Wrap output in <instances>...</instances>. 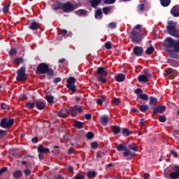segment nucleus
Masks as SVG:
<instances>
[{
    "mask_svg": "<svg viewBox=\"0 0 179 179\" xmlns=\"http://www.w3.org/2000/svg\"><path fill=\"white\" fill-rule=\"evenodd\" d=\"M129 148L130 150H133L134 152H138V146H136V144L134 143L129 145Z\"/></svg>",
    "mask_w": 179,
    "mask_h": 179,
    "instance_id": "obj_38",
    "label": "nucleus"
},
{
    "mask_svg": "<svg viewBox=\"0 0 179 179\" xmlns=\"http://www.w3.org/2000/svg\"><path fill=\"white\" fill-rule=\"evenodd\" d=\"M138 9L142 12V10H145V3H141L138 5Z\"/></svg>",
    "mask_w": 179,
    "mask_h": 179,
    "instance_id": "obj_63",
    "label": "nucleus"
},
{
    "mask_svg": "<svg viewBox=\"0 0 179 179\" xmlns=\"http://www.w3.org/2000/svg\"><path fill=\"white\" fill-rule=\"evenodd\" d=\"M159 122H166V121H167V117H166L164 115H160L159 117Z\"/></svg>",
    "mask_w": 179,
    "mask_h": 179,
    "instance_id": "obj_53",
    "label": "nucleus"
},
{
    "mask_svg": "<svg viewBox=\"0 0 179 179\" xmlns=\"http://www.w3.org/2000/svg\"><path fill=\"white\" fill-rule=\"evenodd\" d=\"M159 2L164 8H167L171 3V0H159Z\"/></svg>",
    "mask_w": 179,
    "mask_h": 179,
    "instance_id": "obj_26",
    "label": "nucleus"
},
{
    "mask_svg": "<svg viewBox=\"0 0 179 179\" xmlns=\"http://www.w3.org/2000/svg\"><path fill=\"white\" fill-rule=\"evenodd\" d=\"M104 156H106V152H104V150H100L96 152L97 159H101L102 157H104Z\"/></svg>",
    "mask_w": 179,
    "mask_h": 179,
    "instance_id": "obj_34",
    "label": "nucleus"
},
{
    "mask_svg": "<svg viewBox=\"0 0 179 179\" xmlns=\"http://www.w3.org/2000/svg\"><path fill=\"white\" fill-rule=\"evenodd\" d=\"M16 80H17V82H24L25 80H27L26 67L22 66L19 69L17 73Z\"/></svg>",
    "mask_w": 179,
    "mask_h": 179,
    "instance_id": "obj_5",
    "label": "nucleus"
},
{
    "mask_svg": "<svg viewBox=\"0 0 179 179\" xmlns=\"http://www.w3.org/2000/svg\"><path fill=\"white\" fill-rule=\"evenodd\" d=\"M35 106L38 110H44L45 108V106H47V103L43 99H39L38 101H35Z\"/></svg>",
    "mask_w": 179,
    "mask_h": 179,
    "instance_id": "obj_11",
    "label": "nucleus"
},
{
    "mask_svg": "<svg viewBox=\"0 0 179 179\" xmlns=\"http://www.w3.org/2000/svg\"><path fill=\"white\" fill-rule=\"evenodd\" d=\"M37 75H48V76H54V70L52 69H50L48 64L45 63H41L38 65L36 69Z\"/></svg>",
    "mask_w": 179,
    "mask_h": 179,
    "instance_id": "obj_2",
    "label": "nucleus"
},
{
    "mask_svg": "<svg viewBox=\"0 0 179 179\" xmlns=\"http://www.w3.org/2000/svg\"><path fill=\"white\" fill-rule=\"evenodd\" d=\"M39 27H40V23L36 21H33L31 23V25L29 27V29H30V30H37V29H38Z\"/></svg>",
    "mask_w": 179,
    "mask_h": 179,
    "instance_id": "obj_19",
    "label": "nucleus"
},
{
    "mask_svg": "<svg viewBox=\"0 0 179 179\" xmlns=\"http://www.w3.org/2000/svg\"><path fill=\"white\" fill-rule=\"evenodd\" d=\"M153 114H163L166 111V106H158L152 108Z\"/></svg>",
    "mask_w": 179,
    "mask_h": 179,
    "instance_id": "obj_13",
    "label": "nucleus"
},
{
    "mask_svg": "<svg viewBox=\"0 0 179 179\" xmlns=\"http://www.w3.org/2000/svg\"><path fill=\"white\" fill-rule=\"evenodd\" d=\"M13 124H15V120H13V118L8 119V117H3L1 120L0 127L6 129L10 128Z\"/></svg>",
    "mask_w": 179,
    "mask_h": 179,
    "instance_id": "obj_6",
    "label": "nucleus"
},
{
    "mask_svg": "<svg viewBox=\"0 0 179 179\" xmlns=\"http://www.w3.org/2000/svg\"><path fill=\"white\" fill-rule=\"evenodd\" d=\"M9 8H10V4L4 6L2 8L3 13H8V12H9Z\"/></svg>",
    "mask_w": 179,
    "mask_h": 179,
    "instance_id": "obj_41",
    "label": "nucleus"
},
{
    "mask_svg": "<svg viewBox=\"0 0 179 179\" xmlns=\"http://www.w3.org/2000/svg\"><path fill=\"white\" fill-rule=\"evenodd\" d=\"M69 115V110L65 108L61 109L57 113V117H59L60 118H66Z\"/></svg>",
    "mask_w": 179,
    "mask_h": 179,
    "instance_id": "obj_12",
    "label": "nucleus"
},
{
    "mask_svg": "<svg viewBox=\"0 0 179 179\" xmlns=\"http://www.w3.org/2000/svg\"><path fill=\"white\" fill-rule=\"evenodd\" d=\"M90 2L91 3L92 8H94L96 9V8H97V6L100 5L101 1V0H90Z\"/></svg>",
    "mask_w": 179,
    "mask_h": 179,
    "instance_id": "obj_23",
    "label": "nucleus"
},
{
    "mask_svg": "<svg viewBox=\"0 0 179 179\" xmlns=\"http://www.w3.org/2000/svg\"><path fill=\"white\" fill-rule=\"evenodd\" d=\"M35 106H36V102H31V101L27 102L26 104L27 108H29V110H33Z\"/></svg>",
    "mask_w": 179,
    "mask_h": 179,
    "instance_id": "obj_32",
    "label": "nucleus"
},
{
    "mask_svg": "<svg viewBox=\"0 0 179 179\" xmlns=\"http://www.w3.org/2000/svg\"><path fill=\"white\" fill-rule=\"evenodd\" d=\"M138 108L141 113H146L149 110V106L148 105H140Z\"/></svg>",
    "mask_w": 179,
    "mask_h": 179,
    "instance_id": "obj_28",
    "label": "nucleus"
},
{
    "mask_svg": "<svg viewBox=\"0 0 179 179\" xmlns=\"http://www.w3.org/2000/svg\"><path fill=\"white\" fill-rule=\"evenodd\" d=\"M127 147L124 145V144H120L117 147V150L118 152H124L125 150H127Z\"/></svg>",
    "mask_w": 179,
    "mask_h": 179,
    "instance_id": "obj_31",
    "label": "nucleus"
},
{
    "mask_svg": "<svg viewBox=\"0 0 179 179\" xmlns=\"http://www.w3.org/2000/svg\"><path fill=\"white\" fill-rule=\"evenodd\" d=\"M166 29L169 34L173 37H179L178 30H177V24L174 21H169Z\"/></svg>",
    "mask_w": 179,
    "mask_h": 179,
    "instance_id": "obj_4",
    "label": "nucleus"
},
{
    "mask_svg": "<svg viewBox=\"0 0 179 179\" xmlns=\"http://www.w3.org/2000/svg\"><path fill=\"white\" fill-rule=\"evenodd\" d=\"M108 29H115L117 27V23L115 22H110L108 24Z\"/></svg>",
    "mask_w": 179,
    "mask_h": 179,
    "instance_id": "obj_52",
    "label": "nucleus"
},
{
    "mask_svg": "<svg viewBox=\"0 0 179 179\" xmlns=\"http://www.w3.org/2000/svg\"><path fill=\"white\" fill-rule=\"evenodd\" d=\"M112 103L113 104H114L115 106H118V104H120V99L118 98H115L112 100Z\"/></svg>",
    "mask_w": 179,
    "mask_h": 179,
    "instance_id": "obj_54",
    "label": "nucleus"
},
{
    "mask_svg": "<svg viewBox=\"0 0 179 179\" xmlns=\"http://www.w3.org/2000/svg\"><path fill=\"white\" fill-rule=\"evenodd\" d=\"M87 177L88 178H94V177H96V171H88L87 173Z\"/></svg>",
    "mask_w": 179,
    "mask_h": 179,
    "instance_id": "obj_37",
    "label": "nucleus"
},
{
    "mask_svg": "<svg viewBox=\"0 0 179 179\" xmlns=\"http://www.w3.org/2000/svg\"><path fill=\"white\" fill-rule=\"evenodd\" d=\"M22 176H23L22 171H17L13 174V177H14V178H17V179L20 178V177H22Z\"/></svg>",
    "mask_w": 179,
    "mask_h": 179,
    "instance_id": "obj_35",
    "label": "nucleus"
},
{
    "mask_svg": "<svg viewBox=\"0 0 179 179\" xmlns=\"http://www.w3.org/2000/svg\"><path fill=\"white\" fill-rule=\"evenodd\" d=\"M139 99H141V100H149V96L146 94H142L138 95Z\"/></svg>",
    "mask_w": 179,
    "mask_h": 179,
    "instance_id": "obj_45",
    "label": "nucleus"
},
{
    "mask_svg": "<svg viewBox=\"0 0 179 179\" xmlns=\"http://www.w3.org/2000/svg\"><path fill=\"white\" fill-rule=\"evenodd\" d=\"M75 82H76V80L73 77H70L67 79L66 87L73 92V93H76V86L75 85Z\"/></svg>",
    "mask_w": 179,
    "mask_h": 179,
    "instance_id": "obj_7",
    "label": "nucleus"
},
{
    "mask_svg": "<svg viewBox=\"0 0 179 179\" xmlns=\"http://www.w3.org/2000/svg\"><path fill=\"white\" fill-rule=\"evenodd\" d=\"M155 104H157V99H156L155 96H150V106H155Z\"/></svg>",
    "mask_w": 179,
    "mask_h": 179,
    "instance_id": "obj_36",
    "label": "nucleus"
},
{
    "mask_svg": "<svg viewBox=\"0 0 179 179\" xmlns=\"http://www.w3.org/2000/svg\"><path fill=\"white\" fill-rule=\"evenodd\" d=\"M10 55H16L17 52L15 49H11L9 52Z\"/></svg>",
    "mask_w": 179,
    "mask_h": 179,
    "instance_id": "obj_64",
    "label": "nucleus"
},
{
    "mask_svg": "<svg viewBox=\"0 0 179 179\" xmlns=\"http://www.w3.org/2000/svg\"><path fill=\"white\" fill-rule=\"evenodd\" d=\"M6 134H8V132H6V130L0 129V139L3 138V136H6Z\"/></svg>",
    "mask_w": 179,
    "mask_h": 179,
    "instance_id": "obj_56",
    "label": "nucleus"
},
{
    "mask_svg": "<svg viewBox=\"0 0 179 179\" xmlns=\"http://www.w3.org/2000/svg\"><path fill=\"white\" fill-rule=\"evenodd\" d=\"M110 10H111V9L108 7L103 8V12L104 15H108V13H110Z\"/></svg>",
    "mask_w": 179,
    "mask_h": 179,
    "instance_id": "obj_55",
    "label": "nucleus"
},
{
    "mask_svg": "<svg viewBox=\"0 0 179 179\" xmlns=\"http://www.w3.org/2000/svg\"><path fill=\"white\" fill-rule=\"evenodd\" d=\"M123 156L124 157H128L129 156H130L131 159H132V157H134L135 156V154H134V152H131V150H128V148H127L123 152Z\"/></svg>",
    "mask_w": 179,
    "mask_h": 179,
    "instance_id": "obj_20",
    "label": "nucleus"
},
{
    "mask_svg": "<svg viewBox=\"0 0 179 179\" xmlns=\"http://www.w3.org/2000/svg\"><path fill=\"white\" fill-rule=\"evenodd\" d=\"M166 75H176V71L173 69H168L166 70Z\"/></svg>",
    "mask_w": 179,
    "mask_h": 179,
    "instance_id": "obj_46",
    "label": "nucleus"
},
{
    "mask_svg": "<svg viewBox=\"0 0 179 179\" xmlns=\"http://www.w3.org/2000/svg\"><path fill=\"white\" fill-rule=\"evenodd\" d=\"M1 108L3 110H9V106H8V105L3 102L1 103Z\"/></svg>",
    "mask_w": 179,
    "mask_h": 179,
    "instance_id": "obj_59",
    "label": "nucleus"
},
{
    "mask_svg": "<svg viewBox=\"0 0 179 179\" xmlns=\"http://www.w3.org/2000/svg\"><path fill=\"white\" fill-rule=\"evenodd\" d=\"M74 127L77 128V129H82V128H83V122L80 121H76L74 122Z\"/></svg>",
    "mask_w": 179,
    "mask_h": 179,
    "instance_id": "obj_29",
    "label": "nucleus"
},
{
    "mask_svg": "<svg viewBox=\"0 0 179 179\" xmlns=\"http://www.w3.org/2000/svg\"><path fill=\"white\" fill-rule=\"evenodd\" d=\"M169 177L171 179H179V166L173 165L170 171Z\"/></svg>",
    "mask_w": 179,
    "mask_h": 179,
    "instance_id": "obj_8",
    "label": "nucleus"
},
{
    "mask_svg": "<svg viewBox=\"0 0 179 179\" xmlns=\"http://www.w3.org/2000/svg\"><path fill=\"white\" fill-rule=\"evenodd\" d=\"M141 29H142V25L137 24L131 31L130 38L132 43H139L142 41V33Z\"/></svg>",
    "mask_w": 179,
    "mask_h": 179,
    "instance_id": "obj_1",
    "label": "nucleus"
},
{
    "mask_svg": "<svg viewBox=\"0 0 179 179\" xmlns=\"http://www.w3.org/2000/svg\"><path fill=\"white\" fill-rule=\"evenodd\" d=\"M69 114H71V115H76V109L74 107H71L69 110Z\"/></svg>",
    "mask_w": 179,
    "mask_h": 179,
    "instance_id": "obj_42",
    "label": "nucleus"
},
{
    "mask_svg": "<svg viewBox=\"0 0 179 179\" xmlns=\"http://www.w3.org/2000/svg\"><path fill=\"white\" fill-rule=\"evenodd\" d=\"M76 15H78V16H87V10L80 9L78 11L76 12Z\"/></svg>",
    "mask_w": 179,
    "mask_h": 179,
    "instance_id": "obj_27",
    "label": "nucleus"
},
{
    "mask_svg": "<svg viewBox=\"0 0 179 179\" xmlns=\"http://www.w3.org/2000/svg\"><path fill=\"white\" fill-rule=\"evenodd\" d=\"M171 13L172 16H174V17H179V5L174 6L171 10Z\"/></svg>",
    "mask_w": 179,
    "mask_h": 179,
    "instance_id": "obj_16",
    "label": "nucleus"
},
{
    "mask_svg": "<svg viewBox=\"0 0 179 179\" xmlns=\"http://www.w3.org/2000/svg\"><path fill=\"white\" fill-rule=\"evenodd\" d=\"M115 3V0H103V3L106 5H113V3Z\"/></svg>",
    "mask_w": 179,
    "mask_h": 179,
    "instance_id": "obj_50",
    "label": "nucleus"
},
{
    "mask_svg": "<svg viewBox=\"0 0 179 179\" xmlns=\"http://www.w3.org/2000/svg\"><path fill=\"white\" fill-rule=\"evenodd\" d=\"M24 173L25 174L26 177H29V176H30V174H31V171L29 169H25L24 171Z\"/></svg>",
    "mask_w": 179,
    "mask_h": 179,
    "instance_id": "obj_62",
    "label": "nucleus"
},
{
    "mask_svg": "<svg viewBox=\"0 0 179 179\" xmlns=\"http://www.w3.org/2000/svg\"><path fill=\"white\" fill-rule=\"evenodd\" d=\"M62 10L65 13H69L71 12H73V10H75V7L73 6V4H72V3L67 2L62 4Z\"/></svg>",
    "mask_w": 179,
    "mask_h": 179,
    "instance_id": "obj_9",
    "label": "nucleus"
},
{
    "mask_svg": "<svg viewBox=\"0 0 179 179\" xmlns=\"http://www.w3.org/2000/svg\"><path fill=\"white\" fill-rule=\"evenodd\" d=\"M176 41L173 39L172 38H166V43L165 45V47L167 48H174L176 46Z\"/></svg>",
    "mask_w": 179,
    "mask_h": 179,
    "instance_id": "obj_15",
    "label": "nucleus"
},
{
    "mask_svg": "<svg viewBox=\"0 0 179 179\" xmlns=\"http://www.w3.org/2000/svg\"><path fill=\"white\" fill-rule=\"evenodd\" d=\"M178 52L174 51H171L169 52V57L170 58H174L175 59H178V53H177Z\"/></svg>",
    "mask_w": 179,
    "mask_h": 179,
    "instance_id": "obj_30",
    "label": "nucleus"
},
{
    "mask_svg": "<svg viewBox=\"0 0 179 179\" xmlns=\"http://www.w3.org/2000/svg\"><path fill=\"white\" fill-rule=\"evenodd\" d=\"M73 179H85V175L80 174V173H77L74 176Z\"/></svg>",
    "mask_w": 179,
    "mask_h": 179,
    "instance_id": "obj_48",
    "label": "nucleus"
},
{
    "mask_svg": "<svg viewBox=\"0 0 179 179\" xmlns=\"http://www.w3.org/2000/svg\"><path fill=\"white\" fill-rule=\"evenodd\" d=\"M46 100L49 104H52L54 103V96L52 95L46 96Z\"/></svg>",
    "mask_w": 179,
    "mask_h": 179,
    "instance_id": "obj_39",
    "label": "nucleus"
},
{
    "mask_svg": "<svg viewBox=\"0 0 179 179\" xmlns=\"http://www.w3.org/2000/svg\"><path fill=\"white\" fill-rule=\"evenodd\" d=\"M6 171H8V168L7 167H3L0 169V176L3 174V173H6Z\"/></svg>",
    "mask_w": 179,
    "mask_h": 179,
    "instance_id": "obj_61",
    "label": "nucleus"
},
{
    "mask_svg": "<svg viewBox=\"0 0 179 179\" xmlns=\"http://www.w3.org/2000/svg\"><path fill=\"white\" fill-rule=\"evenodd\" d=\"M143 54V48L142 46H135L133 48V55L136 57H142Z\"/></svg>",
    "mask_w": 179,
    "mask_h": 179,
    "instance_id": "obj_10",
    "label": "nucleus"
},
{
    "mask_svg": "<svg viewBox=\"0 0 179 179\" xmlns=\"http://www.w3.org/2000/svg\"><path fill=\"white\" fill-rule=\"evenodd\" d=\"M108 74V71H107V69L104 67L99 66L96 69V78L101 83H106L107 79L106 78L107 77V75Z\"/></svg>",
    "mask_w": 179,
    "mask_h": 179,
    "instance_id": "obj_3",
    "label": "nucleus"
},
{
    "mask_svg": "<svg viewBox=\"0 0 179 179\" xmlns=\"http://www.w3.org/2000/svg\"><path fill=\"white\" fill-rule=\"evenodd\" d=\"M138 82H140V83L142 82H143L144 83L149 82V79L148 78V76L145 75L139 76L138 77Z\"/></svg>",
    "mask_w": 179,
    "mask_h": 179,
    "instance_id": "obj_22",
    "label": "nucleus"
},
{
    "mask_svg": "<svg viewBox=\"0 0 179 179\" xmlns=\"http://www.w3.org/2000/svg\"><path fill=\"white\" fill-rule=\"evenodd\" d=\"M99 121L101 125L107 127V125H108V122H110V117L107 115H102L99 117Z\"/></svg>",
    "mask_w": 179,
    "mask_h": 179,
    "instance_id": "obj_14",
    "label": "nucleus"
},
{
    "mask_svg": "<svg viewBox=\"0 0 179 179\" xmlns=\"http://www.w3.org/2000/svg\"><path fill=\"white\" fill-rule=\"evenodd\" d=\"M38 153H50V149L44 148L43 145L38 147Z\"/></svg>",
    "mask_w": 179,
    "mask_h": 179,
    "instance_id": "obj_21",
    "label": "nucleus"
},
{
    "mask_svg": "<svg viewBox=\"0 0 179 179\" xmlns=\"http://www.w3.org/2000/svg\"><path fill=\"white\" fill-rule=\"evenodd\" d=\"M76 108V112L77 111V113H83V108H82V106L77 105L74 106Z\"/></svg>",
    "mask_w": 179,
    "mask_h": 179,
    "instance_id": "obj_49",
    "label": "nucleus"
},
{
    "mask_svg": "<svg viewBox=\"0 0 179 179\" xmlns=\"http://www.w3.org/2000/svg\"><path fill=\"white\" fill-rule=\"evenodd\" d=\"M62 2L56 1L52 5V8L53 10H58L59 9H62Z\"/></svg>",
    "mask_w": 179,
    "mask_h": 179,
    "instance_id": "obj_17",
    "label": "nucleus"
},
{
    "mask_svg": "<svg viewBox=\"0 0 179 179\" xmlns=\"http://www.w3.org/2000/svg\"><path fill=\"white\" fill-rule=\"evenodd\" d=\"M122 134H123V135H126V136H129V135H131L132 132H131L129 129L124 128L122 129Z\"/></svg>",
    "mask_w": 179,
    "mask_h": 179,
    "instance_id": "obj_40",
    "label": "nucleus"
},
{
    "mask_svg": "<svg viewBox=\"0 0 179 179\" xmlns=\"http://www.w3.org/2000/svg\"><path fill=\"white\" fill-rule=\"evenodd\" d=\"M104 46L106 50H111V42H106Z\"/></svg>",
    "mask_w": 179,
    "mask_h": 179,
    "instance_id": "obj_57",
    "label": "nucleus"
},
{
    "mask_svg": "<svg viewBox=\"0 0 179 179\" xmlns=\"http://www.w3.org/2000/svg\"><path fill=\"white\" fill-rule=\"evenodd\" d=\"M115 80L116 82H124V80H125V75H124L123 73H120L117 76H116L115 77Z\"/></svg>",
    "mask_w": 179,
    "mask_h": 179,
    "instance_id": "obj_25",
    "label": "nucleus"
},
{
    "mask_svg": "<svg viewBox=\"0 0 179 179\" xmlns=\"http://www.w3.org/2000/svg\"><path fill=\"white\" fill-rule=\"evenodd\" d=\"M90 145L92 149H97V148H99V144L96 142L91 143Z\"/></svg>",
    "mask_w": 179,
    "mask_h": 179,
    "instance_id": "obj_58",
    "label": "nucleus"
},
{
    "mask_svg": "<svg viewBox=\"0 0 179 179\" xmlns=\"http://www.w3.org/2000/svg\"><path fill=\"white\" fill-rule=\"evenodd\" d=\"M14 62L15 65H20V64H23V58L22 57L17 58L14 60Z\"/></svg>",
    "mask_w": 179,
    "mask_h": 179,
    "instance_id": "obj_44",
    "label": "nucleus"
},
{
    "mask_svg": "<svg viewBox=\"0 0 179 179\" xmlns=\"http://www.w3.org/2000/svg\"><path fill=\"white\" fill-rule=\"evenodd\" d=\"M95 19H102L103 12H101V8H99L95 11Z\"/></svg>",
    "mask_w": 179,
    "mask_h": 179,
    "instance_id": "obj_24",
    "label": "nucleus"
},
{
    "mask_svg": "<svg viewBox=\"0 0 179 179\" xmlns=\"http://www.w3.org/2000/svg\"><path fill=\"white\" fill-rule=\"evenodd\" d=\"M170 154L175 158L177 159L178 157V152L177 151L171 150L170 151Z\"/></svg>",
    "mask_w": 179,
    "mask_h": 179,
    "instance_id": "obj_47",
    "label": "nucleus"
},
{
    "mask_svg": "<svg viewBox=\"0 0 179 179\" xmlns=\"http://www.w3.org/2000/svg\"><path fill=\"white\" fill-rule=\"evenodd\" d=\"M174 51H176V52H178L179 53V41H177L175 43V47L173 48Z\"/></svg>",
    "mask_w": 179,
    "mask_h": 179,
    "instance_id": "obj_51",
    "label": "nucleus"
},
{
    "mask_svg": "<svg viewBox=\"0 0 179 179\" xmlns=\"http://www.w3.org/2000/svg\"><path fill=\"white\" fill-rule=\"evenodd\" d=\"M113 135H118L121 132V127L120 126L113 125L110 127Z\"/></svg>",
    "mask_w": 179,
    "mask_h": 179,
    "instance_id": "obj_18",
    "label": "nucleus"
},
{
    "mask_svg": "<svg viewBox=\"0 0 179 179\" xmlns=\"http://www.w3.org/2000/svg\"><path fill=\"white\" fill-rule=\"evenodd\" d=\"M85 137L87 139H93V138H94V134H93L92 131H89L87 133Z\"/></svg>",
    "mask_w": 179,
    "mask_h": 179,
    "instance_id": "obj_43",
    "label": "nucleus"
},
{
    "mask_svg": "<svg viewBox=\"0 0 179 179\" xmlns=\"http://www.w3.org/2000/svg\"><path fill=\"white\" fill-rule=\"evenodd\" d=\"M134 93H136V94H142V93H143V91L142 90V89L141 88H137L135 91Z\"/></svg>",
    "mask_w": 179,
    "mask_h": 179,
    "instance_id": "obj_60",
    "label": "nucleus"
},
{
    "mask_svg": "<svg viewBox=\"0 0 179 179\" xmlns=\"http://www.w3.org/2000/svg\"><path fill=\"white\" fill-rule=\"evenodd\" d=\"M154 52H155V48L153 46H150L145 50V54H147V55H150L153 54Z\"/></svg>",
    "mask_w": 179,
    "mask_h": 179,
    "instance_id": "obj_33",
    "label": "nucleus"
}]
</instances>
